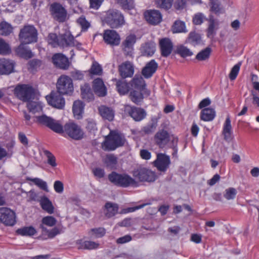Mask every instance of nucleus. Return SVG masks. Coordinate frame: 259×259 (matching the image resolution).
Wrapping results in <instances>:
<instances>
[{"instance_id": "7ed1b4c3", "label": "nucleus", "mask_w": 259, "mask_h": 259, "mask_svg": "<svg viewBox=\"0 0 259 259\" xmlns=\"http://www.w3.org/2000/svg\"><path fill=\"white\" fill-rule=\"evenodd\" d=\"M108 179L114 185L126 188L136 184V181L126 174H119L112 172L108 175Z\"/></svg>"}, {"instance_id": "37998d69", "label": "nucleus", "mask_w": 259, "mask_h": 259, "mask_svg": "<svg viewBox=\"0 0 259 259\" xmlns=\"http://www.w3.org/2000/svg\"><path fill=\"white\" fill-rule=\"evenodd\" d=\"M13 27L8 23L3 21L0 23V33L2 35H8L12 32Z\"/></svg>"}, {"instance_id": "bb28decb", "label": "nucleus", "mask_w": 259, "mask_h": 259, "mask_svg": "<svg viewBox=\"0 0 259 259\" xmlns=\"http://www.w3.org/2000/svg\"><path fill=\"white\" fill-rule=\"evenodd\" d=\"M118 205L114 203L107 202L104 206V214L107 218L114 216L118 212Z\"/></svg>"}, {"instance_id": "774afa93", "label": "nucleus", "mask_w": 259, "mask_h": 259, "mask_svg": "<svg viewBox=\"0 0 259 259\" xmlns=\"http://www.w3.org/2000/svg\"><path fill=\"white\" fill-rule=\"evenodd\" d=\"M54 188L55 191L58 193H62L64 190V185L62 182L56 181L54 184Z\"/></svg>"}, {"instance_id": "393cba45", "label": "nucleus", "mask_w": 259, "mask_h": 259, "mask_svg": "<svg viewBox=\"0 0 259 259\" xmlns=\"http://www.w3.org/2000/svg\"><path fill=\"white\" fill-rule=\"evenodd\" d=\"M59 47L64 48L74 46V39L69 31H66L64 33L59 35Z\"/></svg>"}, {"instance_id": "e433bc0d", "label": "nucleus", "mask_w": 259, "mask_h": 259, "mask_svg": "<svg viewBox=\"0 0 259 259\" xmlns=\"http://www.w3.org/2000/svg\"><path fill=\"white\" fill-rule=\"evenodd\" d=\"M23 44H21L18 49L17 52L21 57L28 59L33 57L32 52L28 48L25 47Z\"/></svg>"}, {"instance_id": "f257e3e1", "label": "nucleus", "mask_w": 259, "mask_h": 259, "mask_svg": "<svg viewBox=\"0 0 259 259\" xmlns=\"http://www.w3.org/2000/svg\"><path fill=\"white\" fill-rule=\"evenodd\" d=\"M126 141L122 134L117 131H112L105 137V141L102 144V147L105 151H113L118 147L123 146Z\"/></svg>"}, {"instance_id": "603ef678", "label": "nucleus", "mask_w": 259, "mask_h": 259, "mask_svg": "<svg viewBox=\"0 0 259 259\" xmlns=\"http://www.w3.org/2000/svg\"><path fill=\"white\" fill-rule=\"evenodd\" d=\"M27 107L30 112L36 113L42 110V106L38 102H27Z\"/></svg>"}, {"instance_id": "5701e85b", "label": "nucleus", "mask_w": 259, "mask_h": 259, "mask_svg": "<svg viewBox=\"0 0 259 259\" xmlns=\"http://www.w3.org/2000/svg\"><path fill=\"white\" fill-rule=\"evenodd\" d=\"M119 71L123 78L131 77L134 73L133 64L130 61H125L119 66Z\"/></svg>"}, {"instance_id": "4c0bfd02", "label": "nucleus", "mask_w": 259, "mask_h": 259, "mask_svg": "<svg viewBox=\"0 0 259 259\" xmlns=\"http://www.w3.org/2000/svg\"><path fill=\"white\" fill-rule=\"evenodd\" d=\"M201 41V38L200 34L195 32H191L186 40L188 43L194 46L200 44Z\"/></svg>"}, {"instance_id": "f3484780", "label": "nucleus", "mask_w": 259, "mask_h": 259, "mask_svg": "<svg viewBox=\"0 0 259 259\" xmlns=\"http://www.w3.org/2000/svg\"><path fill=\"white\" fill-rule=\"evenodd\" d=\"M159 45L161 54L163 57H166L171 53L173 49V44L169 38L165 37L160 39Z\"/></svg>"}, {"instance_id": "1a4fd4ad", "label": "nucleus", "mask_w": 259, "mask_h": 259, "mask_svg": "<svg viewBox=\"0 0 259 259\" xmlns=\"http://www.w3.org/2000/svg\"><path fill=\"white\" fill-rule=\"evenodd\" d=\"M134 176L141 182H154L156 180L155 173L146 167H140L133 172Z\"/></svg>"}, {"instance_id": "7c9ffc66", "label": "nucleus", "mask_w": 259, "mask_h": 259, "mask_svg": "<svg viewBox=\"0 0 259 259\" xmlns=\"http://www.w3.org/2000/svg\"><path fill=\"white\" fill-rule=\"evenodd\" d=\"M103 162L107 168L114 169L117 163V158L114 154H107L103 159Z\"/></svg>"}, {"instance_id": "ddd939ff", "label": "nucleus", "mask_w": 259, "mask_h": 259, "mask_svg": "<svg viewBox=\"0 0 259 259\" xmlns=\"http://www.w3.org/2000/svg\"><path fill=\"white\" fill-rule=\"evenodd\" d=\"M0 221L6 226H13L16 223L15 213L7 207L0 208Z\"/></svg>"}, {"instance_id": "423d86ee", "label": "nucleus", "mask_w": 259, "mask_h": 259, "mask_svg": "<svg viewBox=\"0 0 259 259\" xmlns=\"http://www.w3.org/2000/svg\"><path fill=\"white\" fill-rule=\"evenodd\" d=\"M16 97L23 102H29L34 96V90L30 85L19 84L14 89Z\"/></svg>"}, {"instance_id": "2eb2a0df", "label": "nucleus", "mask_w": 259, "mask_h": 259, "mask_svg": "<svg viewBox=\"0 0 259 259\" xmlns=\"http://www.w3.org/2000/svg\"><path fill=\"white\" fill-rule=\"evenodd\" d=\"M153 163L158 170L165 172L170 164L169 156L165 154L158 153L157 155V158Z\"/></svg>"}, {"instance_id": "412c9836", "label": "nucleus", "mask_w": 259, "mask_h": 259, "mask_svg": "<svg viewBox=\"0 0 259 259\" xmlns=\"http://www.w3.org/2000/svg\"><path fill=\"white\" fill-rule=\"evenodd\" d=\"M155 141L160 148L164 147L169 141L170 136L167 131L161 130L158 132L154 137Z\"/></svg>"}, {"instance_id": "052dcab7", "label": "nucleus", "mask_w": 259, "mask_h": 259, "mask_svg": "<svg viewBox=\"0 0 259 259\" xmlns=\"http://www.w3.org/2000/svg\"><path fill=\"white\" fill-rule=\"evenodd\" d=\"M240 65L241 64L239 63L234 65L232 68L229 74V78L231 80H233L236 78L240 69Z\"/></svg>"}, {"instance_id": "3c124183", "label": "nucleus", "mask_w": 259, "mask_h": 259, "mask_svg": "<svg viewBox=\"0 0 259 259\" xmlns=\"http://www.w3.org/2000/svg\"><path fill=\"white\" fill-rule=\"evenodd\" d=\"M118 4L124 10H132L134 8L133 0H118Z\"/></svg>"}, {"instance_id": "9b49d317", "label": "nucleus", "mask_w": 259, "mask_h": 259, "mask_svg": "<svg viewBox=\"0 0 259 259\" xmlns=\"http://www.w3.org/2000/svg\"><path fill=\"white\" fill-rule=\"evenodd\" d=\"M136 35L131 34L126 36L122 41L121 48L123 54L126 56L132 57L134 52V46L136 42Z\"/></svg>"}, {"instance_id": "39448f33", "label": "nucleus", "mask_w": 259, "mask_h": 259, "mask_svg": "<svg viewBox=\"0 0 259 259\" xmlns=\"http://www.w3.org/2000/svg\"><path fill=\"white\" fill-rule=\"evenodd\" d=\"M19 37L21 44H29L35 42L37 39V30L32 25L25 26L21 29Z\"/></svg>"}, {"instance_id": "79ce46f5", "label": "nucleus", "mask_w": 259, "mask_h": 259, "mask_svg": "<svg viewBox=\"0 0 259 259\" xmlns=\"http://www.w3.org/2000/svg\"><path fill=\"white\" fill-rule=\"evenodd\" d=\"M17 233L22 236H32L36 233V231L34 228L29 226L18 229Z\"/></svg>"}, {"instance_id": "a211bd4d", "label": "nucleus", "mask_w": 259, "mask_h": 259, "mask_svg": "<svg viewBox=\"0 0 259 259\" xmlns=\"http://www.w3.org/2000/svg\"><path fill=\"white\" fill-rule=\"evenodd\" d=\"M145 17L147 22L153 25L159 23L162 20V15L158 10H151L146 12Z\"/></svg>"}, {"instance_id": "aec40b11", "label": "nucleus", "mask_w": 259, "mask_h": 259, "mask_svg": "<svg viewBox=\"0 0 259 259\" xmlns=\"http://www.w3.org/2000/svg\"><path fill=\"white\" fill-rule=\"evenodd\" d=\"M15 63L6 58L0 59V74H9L14 71Z\"/></svg>"}, {"instance_id": "2f4dec72", "label": "nucleus", "mask_w": 259, "mask_h": 259, "mask_svg": "<svg viewBox=\"0 0 259 259\" xmlns=\"http://www.w3.org/2000/svg\"><path fill=\"white\" fill-rule=\"evenodd\" d=\"M83 108L84 105L81 101L77 100L74 102L72 107V111L74 116L76 119H79L82 117Z\"/></svg>"}, {"instance_id": "f8f14e48", "label": "nucleus", "mask_w": 259, "mask_h": 259, "mask_svg": "<svg viewBox=\"0 0 259 259\" xmlns=\"http://www.w3.org/2000/svg\"><path fill=\"white\" fill-rule=\"evenodd\" d=\"M50 11L53 18L60 22H64L67 17L65 8L59 3H55L50 6Z\"/></svg>"}, {"instance_id": "5fc2aeb1", "label": "nucleus", "mask_w": 259, "mask_h": 259, "mask_svg": "<svg viewBox=\"0 0 259 259\" xmlns=\"http://www.w3.org/2000/svg\"><path fill=\"white\" fill-rule=\"evenodd\" d=\"M59 36H57L56 34L51 33L48 36V41L49 44L53 47H59Z\"/></svg>"}, {"instance_id": "c9c22d12", "label": "nucleus", "mask_w": 259, "mask_h": 259, "mask_svg": "<svg viewBox=\"0 0 259 259\" xmlns=\"http://www.w3.org/2000/svg\"><path fill=\"white\" fill-rule=\"evenodd\" d=\"M81 94L82 98L88 102L92 101L94 96L89 85L84 84L81 87Z\"/></svg>"}, {"instance_id": "a19ab883", "label": "nucleus", "mask_w": 259, "mask_h": 259, "mask_svg": "<svg viewBox=\"0 0 259 259\" xmlns=\"http://www.w3.org/2000/svg\"><path fill=\"white\" fill-rule=\"evenodd\" d=\"M173 33L186 32V26L184 22L177 20L175 22L172 27Z\"/></svg>"}, {"instance_id": "69168bd1", "label": "nucleus", "mask_w": 259, "mask_h": 259, "mask_svg": "<svg viewBox=\"0 0 259 259\" xmlns=\"http://www.w3.org/2000/svg\"><path fill=\"white\" fill-rule=\"evenodd\" d=\"M61 232V231L59 228L55 227L50 231L47 230L45 232L48 233V236L49 238H53L56 235L60 234Z\"/></svg>"}, {"instance_id": "b1692460", "label": "nucleus", "mask_w": 259, "mask_h": 259, "mask_svg": "<svg viewBox=\"0 0 259 259\" xmlns=\"http://www.w3.org/2000/svg\"><path fill=\"white\" fill-rule=\"evenodd\" d=\"M158 64L154 60H151L142 69V74L145 78H149L156 72Z\"/></svg>"}, {"instance_id": "0e129e2a", "label": "nucleus", "mask_w": 259, "mask_h": 259, "mask_svg": "<svg viewBox=\"0 0 259 259\" xmlns=\"http://www.w3.org/2000/svg\"><path fill=\"white\" fill-rule=\"evenodd\" d=\"M99 246V243L93 241H87L83 243V248L87 249H93L97 248Z\"/></svg>"}, {"instance_id": "a878e982", "label": "nucleus", "mask_w": 259, "mask_h": 259, "mask_svg": "<svg viewBox=\"0 0 259 259\" xmlns=\"http://www.w3.org/2000/svg\"><path fill=\"white\" fill-rule=\"evenodd\" d=\"M93 88L95 93L98 96L104 97L107 94L104 83L102 79L100 78H96L93 81Z\"/></svg>"}, {"instance_id": "58836bf2", "label": "nucleus", "mask_w": 259, "mask_h": 259, "mask_svg": "<svg viewBox=\"0 0 259 259\" xmlns=\"http://www.w3.org/2000/svg\"><path fill=\"white\" fill-rule=\"evenodd\" d=\"M211 49L207 47L199 52L196 56V59L198 61H205L209 58L211 52Z\"/></svg>"}, {"instance_id": "de8ad7c7", "label": "nucleus", "mask_w": 259, "mask_h": 259, "mask_svg": "<svg viewBox=\"0 0 259 259\" xmlns=\"http://www.w3.org/2000/svg\"><path fill=\"white\" fill-rule=\"evenodd\" d=\"M157 7L164 9H169L171 8L173 0H154Z\"/></svg>"}, {"instance_id": "20e7f679", "label": "nucleus", "mask_w": 259, "mask_h": 259, "mask_svg": "<svg viewBox=\"0 0 259 259\" xmlns=\"http://www.w3.org/2000/svg\"><path fill=\"white\" fill-rule=\"evenodd\" d=\"M36 120L34 121L37 123L47 126L56 133H61L63 132V126L61 123L50 116L46 114L35 117Z\"/></svg>"}, {"instance_id": "680f3d73", "label": "nucleus", "mask_w": 259, "mask_h": 259, "mask_svg": "<svg viewBox=\"0 0 259 259\" xmlns=\"http://www.w3.org/2000/svg\"><path fill=\"white\" fill-rule=\"evenodd\" d=\"M28 65L29 68L31 69L32 71H34L40 67L41 61L37 59H33L29 62Z\"/></svg>"}, {"instance_id": "0eeeda50", "label": "nucleus", "mask_w": 259, "mask_h": 259, "mask_svg": "<svg viewBox=\"0 0 259 259\" xmlns=\"http://www.w3.org/2000/svg\"><path fill=\"white\" fill-rule=\"evenodd\" d=\"M63 133H65L70 138L75 140L81 139L84 135L81 127L73 122H67L63 126V132L60 134Z\"/></svg>"}, {"instance_id": "09e8293b", "label": "nucleus", "mask_w": 259, "mask_h": 259, "mask_svg": "<svg viewBox=\"0 0 259 259\" xmlns=\"http://www.w3.org/2000/svg\"><path fill=\"white\" fill-rule=\"evenodd\" d=\"M106 230L102 227L92 229L90 231L91 236L95 238H101L104 236Z\"/></svg>"}, {"instance_id": "6ab92c4d", "label": "nucleus", "mask_w": 259, "mask_h": 259, "mask_svg": "<svg viewBox=\"0 0 259 259\" xmlns=\"http://www.w3.org/2000/svg\"><path fill=\"white\" fill-rule=\"evenodd\" d=\"M52 61L56 67L61 69H67L69 66L68 58L61 53L54 55L52 57Z\"/></svg>"}, {"instance_id": "6e6552de", "label": "nucleus", "mask_w": 259, "mask_h": 259, "mask_svg": "<svg viewBox=\"0 0 259 259\" xmlns=\"http://www.w3.org/2000/svg\"><path fill=\"white\" fill-rule=\"evenodd\" d=\"M57 91L62 95H70L73 92L72 79L67 75H62L58 79Z\"/></svg>"}, {"instance_id": "cd10ccee", "label": "nucleus", "mask_w": 259, "mask_h": 259, "mask_svg": "<svg viewBox=\"0 0 259 259\" xmlns=\"http://www.w3.org/2000/svg\"><path fill=\"white\" fill-rule=\"evenodd\" d=\"M140 51L142 55L151 56L155 51V44L152 41L146 42L141 46Z\"/></svg>"}, {"instance_id": "72a5a7b5", "label": "nucleus", "mask_w": 259, "mask_h": 259, "mask_svg": "<svg viewBox=\"0 0 259 259\" xmlns=\"http://www.w3.org/2000/svg\"><path fill=\"white\" fill-rule=\"evenodd\" d=\"M215 116V111L209 108L203 109L201 112V119L205 121L212 120Z\"/></svg>"}, {"instance_id": "49530a36", "label": "nucleus", "mask_w": 259, "mask_h": 259, "mask_svg": "<svg viewBox=\"0 0 259 259\" xmlns=\"http://www.w3.org/2000/svg\"><path fill=\"white\" fill-rule=\"evenodd\" d=\"M44 153L47 158V163L52 167L54 168L57 165L56 159L55 156L49 151L45 150Z\"/></svg>"}, {"instance_id": "f704fd0d", "label": "nucleus", "mask_w": 259, "mask_h": 259, "mask_svg": "<svg viewBox=\"0 0 259 259\" xmlns=\"http://www.w3.org/2000/svg\"><path fill=\"white\" fill-rule=\"evenodd\" d=\"M57 223L56 219L52 216H47L42 218L41 220V224L40 225V228L41 229L42 232H46L47 229L44 225L49 227H53L56 225Z\"/></svg>"}, {"instance_id": "864d4df0", "label": "nucleus", "mask_w": 259, "mask_h": 259, "mask_svg": "<svg viewBox=\"0 0 259 259\" xmlns=\"http://www.w3.org/2000/svg\"><path fill=\"white\" fill-rule=\"evenodd\" d=\"M130 96L131 100L137 104L140 103L143 99L142 94L136 91L131 92Z\"/></svg>"}, {"instance_id": "338daca9", "label": "nucleus", "mask_w": 259, "mask_h": 259, "mask_svg": "<svg viewBox=\"0 0 259 259\" xmlns=\"http://www.w3.org/2000/svg\"><path fill=\"white\" fill-rule=\"evenodd\" d=\"M204 19V16L202 13H197L193 17V21L195 25H200L203 22Z\"/></svg>"}, {"instance_id": "e2e57ef3", "label": "nucleus", "mask_w": 259, "mask_h": 259, "mask_svg": "<svg viewBox=\"0 0 259 259\" xmlns=\"http://www.w3.org/2000/svg\"><path fill=\"white\" fill-rule=\"evenodd\" d=\"M91 73L93 74L100 75L102 69L101 66L98 63H93L91 68Z\"/></svg>"}, {"instance_id": "dca6fc26", "label": "nucleus", "mask_w": 259, "mask_h": 259, "mask_svg": "<svg viewBox=\"0 0 259 259\" xmlns=\"http://www.w3.org/2000/svg\"><path fill=\"white\" fill-rule=\"evenodd\" d=\"M103 38L105 42L111 46H118L120 41L119 35L113 30H106L104 31Z\"/></svg>"}, {"instance_id": "bf43d9fd", "label": "nucleus", "mask_w": 259, "mask_h": 259, "mask_svg": "<svg viewBox=\"0 0 259 259\" xmlns=\"http://www.w3.org/2000/svg\"><path fill=\"white\" fill-rule=\"evenodd\" d=\"M215 33V21L213 19L210 18L209 20V25L207 29V36L212 37Z\"/></svg>"}, {"instance_id": "f03ea898", "label": "nucleus", "mask_w": 259, "mask_h": 259, "mask_svg": "<svg viewBox=\"0 0 259 259\" xmlns=\"http://www.w3.org/2000/svg\"><path fill=\"white\" fill-rule=\"evenodd\" d=\"M104 21L112 28H117L124 25L123 16L116 10H109L105 14Z\"/></svg>"}, {"instance_id": "4468645a", "label": "nucleus", "mask_w": 259, "mask_h": 259, "mask_svg": "<svg viewBox=\"0 0 259 259\" xmlns=\"http://www.w3.org/2000/svg\"><path fill=\"white\" fill-rule=\"evenodd\" d=\"M124 111L125 113L128 114L136 121L143 120L146 116V112L144 109L132 107L128 105H124Z\"/></svg>"}, {"instance_id": "c85d7f7f", "label": "nucleus", "mask_w": 259, "mask_h": 259, "mask_svg": "<svg viewBox=\"0 0 259 259\" xmlns=\"http://www.w3.org/2000/svg\"><path fill=\"white\" fill-rule=\"evenodd\" d=\"M98 110L100 115L103 118L109 121L113 120L114 117V113L112 109L103 105L99 107Z\"/></svg>"}, {"instance_id": "13d9d810", "label": "nucleus", "mask_w": 259, "mask_h": 259, "mask_svg": "<svg viewBox=\"0 0 259 259\" xmlns=\"http://www.w3.org/2000/svg\"><path fill=\"white\" fill-rule=\"evenodd\" d=\"M210 7L211 11L218 13L221 10L220 2L218 0H210Z\"/></svg>"}, {"instance_id": "ea45409f", "label": "nucleus", "mask_w": 259, "mask_h": 259, "mask_svg": "<svg viewBox=\"0 0 259 259\" xmlns=\"http://www.w3.org/2000/svg\"><path fill=\"white\" fill-rule=\"evenodd\" d=\"M116 88L118 92L121 95L127 94L129 91L128 85L125 81H118L116 83Z\"/></svg>"}, {"instance_id": "9d476101", "label": "nucleus", "mask_w": 259, "mask_h": 259, "mask_svg": "<svg viewBox=\"0 0 259 259\" xmlns=\"http://www.w3.org/2000/svg\"><path fill=\"white\" fill-rule=\"evenodd\" d=\"M62 95L57 91H54L47 96L46 99L50 105L57 109H62L65 105V100Z\"/></svg>"}, {"instance_id": "473e14b6", "label": "nucleus", "mask_w": 259, "mask_h": 259, "mask_svg": "<svg viewBox=\"0 0 259 259\" xmlns=\"http://www.w3.org/2000/svg\"><path fill=\"white\" fill-rule=\"evenodd\" d=\"M131 85L135 89L142 91L145 89L146 83L141 76L136 75L131 81Z\"/></svg>"}, {"instance_id": "c03bdc74", "label": "nucleus", "mask_w": 259, "mask_h": 259, "mask_svg": "<svg viewBox=\"0 0 259 259\" xmlns=\"http://www.w3.org/2000/svg\"><path fill=\"white\" fill-rule=\"evenodd\" d=\"M27 180L33 182L35 185L40 188L41 189L45 190L47 192L48 191V186L47 183L42 180L35 178H27Z\"/></svg>"}, {"instance_id": "4d7b16f0", "label": "nucleus", "mask_w": 259, "mask_h": 259, "mask_svg": "<svg viewBox=\"0 0 259 259\" xmlns=\"http://www.w3.org/2000/svg\"><path fill=\"white\" fill-rule=\"evenodd\" d=\"M77 22L81 27L82 30L86 31L90 26V23L85 19L83 16L80 17Z\"/></svg>"}, {"instance_id": "8fccbe9b", "label": "nucleus", "mask_w": 259, "mask_h": 259, "mask_svg": "<svg viewBox=\"0 0 259 259\" xmlns=\"http://www.w3.org/2000/svg\"><path fill=\"white\" fill-rule=\"evenodd\" d=\"M177 53L183 58L191 56L193 54L190 49L184 46H180L178 47Z\"/></svg>"}, {"instance_id": "4be33fe9", "label": "nucleus", "mask_w": 259, "mask_h": 259, "mask_svg": "<svg viewBox=\"0 0 259 259\" xmlns=\"http://www.w3.org/2000/svg\"><path fill=\"white\" fill-rule=\"evenodd\" d=\"M161 115L158 114L157 115L153 116L150 122L146 126L142 127L141 133L145 135H150L152 134L155 131L157 126V122L161 118Z\"/></svg>"}, {"instance_id": "6e6d98bb", "label": "nucleus", "mask_w": 259, "mask_h": 259, "mask_svg": "<svg viewBox=\"0 0 259 259\" xmlns=\"http://www.w3.org/2000/svg\"><path fill=\"white\" fill-rule=\"evenodd\" d=\"M10 50L8 44L4 39L0 38V54L3 55L9 54Z\"/></svg>"}, {"instance_id": "a18cd8bd", "label": "nucleus", "mask_w": 259, "mask_h": 259, "mask_svg": "<svg viewBox=\"0 0 259 259\" xmlns=\"http://www.w3.org/2000/svg\"><path fill=\"white\" fill-rule=\"evenodd\" d=\"M237 193V191L235 188L230 187L225 190L223 196L228 200H233L236 197Z\"/></svg>"}, {"instance_id": "c756f323", "label": "nucleus", "mask_w": 259, "mask_h": 259, "mask_svg": "<svg viewBox=\"0 0 259 259\" xmlns=\"http://www.w3.org/2000/svg\"><path fill=\"white\" fill-rule=\"evenodd\" d=\"M40 205L45 211L49 214H52L54 212V207L52 202L46 196H44L39 200Z\"/></svg>"}]
</instances>
